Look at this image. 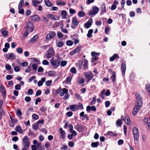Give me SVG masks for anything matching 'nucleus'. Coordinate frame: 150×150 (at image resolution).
Here are the masks:
<instances>
[{"label": "nucleus", "instance_id": "obj_1", "mask_svg": "<svg viewBox=\"0 0 150 150\" xmlns=\"http://www.w3.org/2000/svg\"><path fill=\"white\" fill-rule=\"evenodd\" d=\"M132 131L134 140L138 141L139 138V131L138 129L136 127H134L132 129Z\"/></svg>", "mask_w": 150, "mask_h": 150}, {"label": "nucleus", "instance_id": "obj_2", "mask_svg": "<svg viewBox=\"0 0 150 150\" xmlns=\"http://www.w3.org/2000/svg\"><path fill=\"white\" fill-rule=\"evenodd\" d=\"M60 63L59 58L54 60L52 58L50 61V64L55 69L59 67Z\"/></svg>", "mask_w": 150, "mask_h": 150}, {"label": "nucleus", "instance_id": "obj_3", "mask_svg": "<svg viewBox=\"0 0 150 150\" xmlns=\"http://www.w3.org/2000/svg\"><path fill=\"white\" fill-rule=\"evenodd\" d=\"M71 110L73 111H74L78 109H83V105L79 103L78 105H72L69 106Z\"/></svg>", "mask_w": 150, "mask_h": 150}, {"label": "nucleus", "instance_id": "obj_4", "mask_svg": "<svg viewBox=\"0 0 150 150\" xmlns=\"http://www.w3.org/2000/svg\"><path fill=\"white\" fill-rule=\"evenodd\" d=\"M54 52L53 48H50L48 50L47 53L45 54L46 57L47 58H50L54 56Z\"/></svg>", "mask_w": 150, "mask_h": 150}, {"label": "nucleus", "instance_id": "obj_5", "mask_svg": "<svg viewBox=\"0 0 150 150\" xmlns=\"http://www.w3.org/2000/svg\"><path fill=\"white\" fill-rule=\"evenodd\" d=\"M79 23V21L76 17H73L72 19L71 28L73 29H75L78 26Z\"/></svg>", "mask_w": 150, "mask_h": 150}, {"label": "nucleus", "instance_id": "obj_6", "mask_svg": "<svg viewBox=\"0 0 150 150\" xmlns=\"http://www.w3.org/2000/svg\"><path fill=\"white\" fill-rule=\"evenodd\" d=\"M30 143L29 139L28 137L27 136L24 137L22 142V144L23 146L24 147H29Z\"/></svg>", "mask_w": 150, "mask_h": 150}, {"label": "nucleus", "instance_id": "obj_7", "mask_svg": "<svg viewBox=\"0 0 150 150\" xmlns=\"http://www.w3.org/2000/svg\"><path fill=\"white\" fill-rule=\"evenodd\" d=\"M84 74L87 80L88 81L91 80L93 77V74L90 71L84 73Z\"/></svg>", "mask_w": 150, "mask_h": 150}, {"label": "nucleus", "instance_id": "obj_8", "mask_svg": "<svg viewBox=\"0 0 150 150\" xmlns=\"http://www.w3.org/2000/svg\"><path fill=\"white\" fill-rule=\"evenodd\" d=\"M135 95L137 98V105L142 106V99L140 95L137 93H135Z\"/></svg>", "mask_w": 150, "mask_h": 150}, {"label": "nucleus", "instance_id": "obj_9", "mask_svg": "<svg viewBox=\"0 0 150 150\" xmlns=\"http://www.w3.org/2000/svg\"><path fill=\"white\" fill-rule=\"evenodd\" d=\"M5 57L8 59H10L13 60L16 58V55L13 53L6 54L4 55Z\"/></svg>", "mask_w": 150, "mask_h": 150}, {"label": "nucleus", "instance_id": "obj_10", "mask_svg": "<svg viewBox=\"0 0 150 150\" xmlns=\"http://www.w3.org/2000/svg\"><path fill=\"white\" fill-rule=\"evenodd\" d=\"M25 27L28 30H29L31 32H32L34 29L33 24L31 22H29Z\"/></svg>", "mask_w": 150, "mask_h": 150}, {"label": "nucleus", "instance_id": "obj_11", "mask_svg": "<svg viewBox=\"0 0 150 150\" xmlns=\"http://www.w3.org/2000/svg\"><path fill=\"white\" fill-rule=\"evenodd\" d=\"M99 53H96L95 52H92L91 53V55L93 57L92 58L91 61L94 62L96 61L98 59V56L99 54Z\"/></svg>", "mask_w": 150, "mask_h": 150}, {"label": "nucleus", "instance_id": "obj_12", "mask_svg": "<svg viewBox=\"0 0 150 150\" xmlns=\"http://www.w3.org/2000/svg\"><path fill=\"white\" fill-rule=\"evenodd\" d=\"M56 35V33L54 31L50 32L46 36V40L47 41L50 40L54 37Z\"/></svg>", "mask_w": 150, "mask_h": 150}, {"label": "nucleus", "instance_id": "obj_13", "mask_svg": "<svg viewBox=\"0 0 150 150\" xmlns=\"http://www.w3.org/2000/svg\"><path fill=\"white\" fill-rule=\"evenodd\" d=\"M93 22L92 18L89 19L88 21L84 25V26L86 28H88L91 25Z\"/></svg>", "mask_w": 150, "mask_h": 150}, {"label": "nucleus", "instance_id": "obj_14", "mask_svg": "<svg viewBox=\"0 0 150 150\" xmlns=\"http://www.w3.org/2000/svg\"><path fill=\"white\" fill-rule=\"evenodd\" d=\"M141 106L137 105L135 106L133 108L132 113L134 115H135L140 109Z\"/></svg>", "mask_w": 150, "mask_h": 150}, {"label": "nucleus", "instance_id": "obj_15", "mask_svg": "<svg viewBox=\"0 0 150 150\" xmlns=\"http://www.w3.org/2000/svg\"><path fill=\"white\" fill-rule=\"evenodd\" d=\"M71 134H70L68 136V138L69 139H71L73 137H75L76 136L77 133L76 132L75 130H73L70 132Z\"/></svg>", "mask_w": 150, "mask_h": 150}, {"label": "nucleus", "instance_id": "obj_16", "mask_svg": "<svg viewBox=\"0 0 150 150\" xmlns=\"http://www.w3.org/2000/svg\"><path fill=\"white\" fill-rule=\"evenodd\" d=\"M59 132L60 133V137L62 139H64L65 137V131H64L62 128L59 129Z\"/></svg>", "mask_w": 150, "mask_h": 150}, {"label": "nucleus", "instance_id": "obj_17", "mask_svg": "<svg viewBox=\"0 0 150 150\" xmlns=\"http://www.w3.org/2000/svg\"><path fill=\"white\" fill-rule=\"evenodd\" d=\"M30 18L31 20L35 21H38L40 20V18L36 15H35L31 16Z\"/></svg>", "mask_w": 150, "mask_h": 150}, {"label": "nucleus", "instance_id": "obj_18", "mask_svg": "<svg viewBox=\"0 0 150 150\" xmlns=\"http://www.w3.org/2000/svg\"><path fill=\"white\" fill-rule=\"evenodd\" d=\"M74 128L77 130L79 132H81L83 129V127L82 125L79 124L76 126Z\"/></svg>", "mask_w": 150, "mask_h": 150}, {"label": "nucleus", "instance_id": "obj_19", "mask_svg": "<svg viewBox=\"0 0 150 150\" xmlns=\"http://www.w3.org/2000/svg\"><path fill=\"white\" fill-rule=\"evenodd\" d=\"M121 69L122 74L123 75H124L126 69V65L125 64L123 63L121 64Z\"/></svg>", "mask_w": 150, "mask_h": 150}, {"label": "nucleus", "instance_id": "obj_20", "mask_svg": "<svg viewBox=\"0 0 150 150\" xmlns=\"http://www.w3.org/2000/svg\"><path fill=\"white\" fill-rule=\"evenodd\" d=\"M83 62L84 64L83 69L86 70H87L88 69V61L86 59H84L83 60Z\"/></svg>", "mask_w": 150, "mask_h": 150}, {"label": "nucleus", "instance_id": "obj_21", "mask_svg": "<svg viewBox=\"0 0 150 150\" xmlns=\"http://www.w3.org/2000/svg\"><path fill=\"white\" fill-rule=\"evenodd\" d=\"M118 4V2L117 1H114L113 4L111 6V10L113 11L116 9L117 8V5Z\"/></svg>", "mask_w": 150, "mask_h": 150}, {"label": "nucleus", "instance_id": "obj_22", "mask_svg": "<svg viewBox=\"0 0 150 150\" xmlns=\"http://www.w3.org/2000/svg\"><path fill=\"white\" fill-rule=\"evenodd\" d=\"M119 57L117 54H113V55L110 57V60L111 62H112L114 61V60L116 58L119 59Z\"/></svg>", "mask_w": 150, "mask_h": 150}, {"label": "nucleus", "instance_id": "obj_23", "mask_svg": "<svg viewBox=\"0 0 150 150\" xmlns=\"http://www.w3.org/2000/svg\"><path fill=\"white\" fill-rule=\"evenodd\" d=\"M80 50V48L79 47H77L73 50L71 51L70 53V54L71 55H73L77 52H79Z\"/></svg>", "mask_w": 150, "mask_h": 150}, {"label": "nucleus", "instance_id": "obj_24", "mask_svg": "<svg viewBox=\"0 0 150 150\" xmlns=\"http://www.w3.org/2000/svg\"><path fill=\"white\" fill-rule=\"evenodd\" d=\"M64 44V43L62 41H58L56 42V45L58 47H62Z\"/></svg>", "mask_w": 150, "mask_h": 150}, {"label": "nucleus", "instance_id": "obj_25", "mask_svg": "<svg viewBox=\"0 0 150 150\" xmlns=\"http://www.w3.org/2000/svg\"><path fill=\"white\" fill-rule=\"evenodd\" d=\"M56 2L57 5L59 6H63L66 4L64 1L62 0L57 1Z\"/></svg>", "mask_w": 150, "mask_h": 150}, {"label": "nucleus", "instance_id": "obj_26", "mask_svg": "<svg viewBox=\"0 0 150 150\" xmlns=\"http://www.w3.org/2000/svg\"><path fill=\"white\" fill-rule=\"evenodd\" d=\"M83 62L82 61H79L76 63V66L79 69H81L82 67Z\"/></svg>", "mask_w": 150, "mask_h": 150}, {"label": "nucleus", "instance_id": "obj_27", "mask_svg": "<svg viewBox=\"0 0 150 150\" xmlns=\"http://www.w3.org/2000/svg\"><path fill=\"white\" fill-rule=\"evenodd\" d=\"M46 79L45 77H43L41 79V80L39 81L38 83V86H42L43 82H45V81Z\"/></svg>", "mask_w": 150, "mask_h": 150}, {"label": "nucleus", "instance_id": "obj_28", "mask_svg": "<svg viewBox=\"0 0 150 150\" xmlns=\"http://www.w3.org/2000/svg\"><path fill=\"white\" fill-rule=\"evenodd\" d=\"M112 76L110 77V79H112V81L114 82L116 80V74L113 71L112 73Z\"/></svg>", "mask_w": 150, "mask_h": 150}, {"label": "nucleus", "instance_id": "obj_29", "mask_svg": "<svg viewBox=\"0 0 150 150\" xmlns=\"http://www.w3.org/2000/svg\"><path fill=\"white\" fill-rule=\"evenodd\" d=\"M67 14V12L65 10H63L62 11L61 15L62 18L63 19H65Z\"/></svg>", "mask_w": 150, "mask_h": 150}, {"label": "nucleus", "instance_id": "obj_30", "mask_svg": "<svg viewBox=\"0 0 150 150\" xmlns=\"http://www.w3.org/2000/svg\"><path fill=\"white\" fill-rule=\"evenodd\" d=\"M125 122L126 124L129 125H130L131 123L130 119L128 116H126L125 117Z\"/></svg>", "mask_w": 150, "mask_h": 150}, {"label": "nucleus", "instance_id": "obj_31", "mask_svg": "<svg viewBox=\"0 0 150 150\" xmlns=\"http://www.w3.org/2000/svg\"><path fill=\"white\" fill-rule=\"evenodd\" d=\"M78 15L79 17L81 18L84 17L85 15V14L84 11H80L78 12Z\"/></svg>", "mask_w": 150, "mask_h": 150}, {"label": "nucleus", "instance_id": "obj_32", "mask_svg": "<svg viewBox=\"0 0 150 150\" xmlns=\"http://www.w3.org/2000/svg\"><path fill=\"white\" fill-rule=\"evenodd\" d=\"M93 32V30L92 29H91L89 30L88 32V33L87 35V37L89 38H90L92 37V34Z\"/></svg>", "mask_w": 150, "mask_h": 150}, {"label": "nucleus", "instance_id": "obj_33", "mask_svg": "<svg viewBox=\"0 0 150 150\" xmlns=\"http://www.w3.org/2000/svg\"><path fill=\"white\" fill-rule=\"evenodd\" d=\"M45 2L46 6L48 7H51L53 5V4L49 0H45Z\"/></svg>", "mask_w": 150, "mask_h": 150}, {"label": "nucleus", "instance_id": "obj_34", "mask_svg": "<svg viewBox=\"0 0 150 150\" xmlns=\"http://www.w3.org/2000/svg\"><path fill=\"white\" fill-rule=\"evenodd\" d=\"M47 17V18L51 19V20H56V18H55V16L51 14H48Z\"/></svg>", "mask_w": 150, "mask_h": 150}, {"label": "nucleus", "instance_id": "obj_35", "mask_svg": "<svg viewBox=\"0 0 150 150\" xmlns=\"http://www.w3.org/2000/svg\"><path fill=\"white\" fill-rule=\"evenodd\" d=\"M124 118L121 119V120L119 119L116 122V125L117 126H120L122 125V121H123Z\"/></svg>", "mask_w": 150, "mask_h": 150}, {"label": "nucleus", "instance_id": "obj_36", "mask_svg": "<svg viewBox=\"0 0 150 150\" xmlns=\"http://www.w3.org/2000/svg\"><path fill=\"white\" fill-rule=\"evenodd\" d=\"M1 34L5 37H6L8 35V33L7 31L3 30H1Z\"/></svg>", "mask_w": 150, "mask_h": 150}, {"label": "nucleus", "instance_id": "obj_37", "mask_svg": "<svg viewBox=\"0 0 150 150\" xmlns=\"http://www.w3.org/2000/svg\"><path fill=\"white\" fill-rule=\"evenodd\" d=\"M24 4V1L23 0H21L18 5V9H20L22 8L23 6V4Z\"/></svg>", "mask_w": 150, "mask_h": 150}, {"label": "nucleus", "instance_id": "obj_38", "mask_svg": "<svg viewBox=\"0 0 150 150\" xmlns=\"http://www.w3.org/2000/svg\"><path fill=\"white\" fill-rule=\"evenodd\" d=\"M92 9L94 11L93 12L96 14L99 11V8L96 6H93Z\"/></svg>", "mask_w": 150, "mask_h": 150}, {"label": "nucleus", "instance_id": "obj_39", "mask_svg": "<svg viewBox=\"0 0 150 150\" xmlns=\"http://www.w3.org/2000/svg\"><path fill=\"white\" fill-rule=\"evenodd\" d=\"M15 130L17 132L21 133L22 132L21 127L20 126H17L15 128Z\"/></svg>", "mask_w": 150, "mask_h": 150}, {"label": "nucleus", "instance_id": "obj_40", "mask_svg": "<svg viewBox=\"0 0 150 150\" xmlns=\"http://www.w3.org/2000/svg\"><path fill=\"white\" fill-rule=\"evenodd\" d=\"M99 144V142H92L91 144V146L93 147H97Z\"/></svg>", "mask_w": 150, "mask_h": 150}, {"label": "nucleus", "instance_id": "obj_41", "mask_svg": "<svg viewBox=\"0 0 150 150\" xmlns=\"http://www.w3.org/2000/svg\"><path fill=\"white\" fill-rule=\"evenodd\" d=\"M48 75L50 76H54L55 73L54 71H50L47 72Z\"/></svg>", "mask_w": 150, "mask_h": 150}, {"label": "nucleus", "instance_id": "obj_42", "mask_svg": "<svg viewBox=\"0 0 150 150\" xmlns=\"http://www.w3.org/2000/svg\"><path fill=\"white\" fill-rule=\"evenodd\" d=\"M107 134L108 135L115 137H116L117 136V135L116 134L110 131H108L107 132Z\"/></svg>", "mask_w": 150, "mask_h": 150}, {"label": "nucleus", "instance_id": "obj_43", "mask_svg": "<svg viewBox=\"0 0 150 150\" xmlns=\"http://www.w3.org/2000/svg\"><path fill=\"white\" fill-rule=\"evenodd\" d=\"M39 127V125L38 124H34L33 125V129L36 130H37L38 129Z\"/></svg>", "mask_w": 150, "mask_h": 150}, {"label": "nucleus", "instance_id": "obj_44", "mask_svg": "<svg viewBox=\"0 0 150 150\" xmlns=\"http://www.w3.org/2000/svg\"><path fill=\"white\" fill-rule=\"evenodd\" d=\"M0 90L3 93H5V88L3 85H1L0 86Z\"/></svg>", "mask_w": 150, "mask_h": 150}, {"label": "nucleus", "instance_id": "obj_45", "mask_svg": "<svg viewBox=\"0 0 150 150\" xmlns=\"http://www.w3.org/2000/svg\"><path fill=\"white\" fill-rule=\"evenodd\" d=\"M146 88L147 91L148 93L150 92V87L149 83H147L146 84Z\"/></svg>", "mask_w": 150, "mask_h": 150}, {"label": "nucleus", "instance_id": "obj_46", "mask_svg": "<svg viewBox=\"0 0 150 150\" xmlns=\"http://www.w3.org/2000/svg\"><path fill=\"white\" fill-rule=\"evenodd\" d=\"M16 115L21 117L22 116V114L20 110H18L16 112Z\"/></svg>", "mask_w": 150, "mask_h": 150}, {"label": "nucleus", "instance_id": "obj_47", "mask_svg": "<svg viewBox=\"0 0 150 150\" xmlns=\"http://www.w3.org/2000/svg\"><path fill=\"white\" fill-rule=\"evenodd\" d=\"M40 3V2L39 1H35V0L32 1V4L33 6L35 7L37 6V5L38 4H39Z\"/></svg>", "mask_w": 150, "mask_h": 150}, {"label": "nucleus", "instance_id": "obj_48", "mask_svg": "<svg viewBox=\"0 0 150 150\" xmlns=\"http://www.w3.org/2000/svg\"><path fill=\"white\" fill-rule=\"evenodd\" d=\"M38 36L37 35H34L33 37L31 40L30 41L31 42H34L35 41L37 38H38Z\"/></svg>", "mask_w": 150, "mask_h": 150}, {"label": "nucleus", "instance_id": "obj_49", "mask_svg": "<svg viewBox=\"0 0 150 150\" xmlns=\"http://www.w3.org/2000/svg\"><path fill=\"white\" fill-rule=\"evenodd\" d=\"M78 82L80 84H83L85 82L84 79L82 78H80L78 79Z\"/></svg>", "mask_w": 150, "mask_h": 150}, {"label": "nucleus", "instance_id": "obj_50", "mask_svg": "<svg viewBox=\"0 0 150 150\" xmlns=\"http://www.w3.org/2000/svg\"><path fill=\"white\" fill-rule=\"evenodd\" d=\"M67 63V61H62L61 62L60 65L61 67H64L65 66Z\"/></svg>", "mask_w": 150, "mask_h": 150}, {"label": "nucleus", "instance_id": "obj_51", "mask_svg": "<svg viewBox=\"0 0 150 150\" xmlns=\"http://www.w3.org/2000/svg\"><path fill=\"white\" fill-rule=\"evenodd\" d=\"M17 51L19 54H22L23 52V50L21 47H18L16 49Z\"/></svg>", "mask_w": 150, "mask_h": 150}, {"label": "nucleus", "instance_id": "obj_52", "mask_svg": "<svg viewBox=\"0 0 150 150\" xmlns=\"http://www.w3.org/2000/svg\"><path fill=\"white\" fill-rule=\"evenodd\" d=\"M5 67L6 69L8 70H9L11 69V65L8 64H5Z\"/></svg>", "mask_w": 150, "mask_h": 150}, {"label": "nucleus", "instance_id": "obj_53", "mask_svg": "<svg viewBox=\"0 0 150 150\" xmlns=\"http://www.w3.org/2000/svg\"><path fill=\"white\" fill-rule=\"evenodd\" d=\"M71 78L70 77H68L66 80V82L67 84H70Z\"/></svg>", "mask_w": 150, "mask_h": 150}, {"label": "nucleus", "instance_id": "obj_54", "mask_svg": "<svg viewBox=\"0 0 150 150\" xmlns=\"http://www.w3.org/2000/svg\"><path fill=\"white\" fill-rule=\"evenodd\" d=\"M32 117L33 119L35 120L38 119L39 118L38 115L35 114H34L32 115Z\"/></svg>", "mask_w": 150, "mask_h": 150}, {"label": "nucleus", "instance_id": "obj_55", "mask_svg": "<svg viewBox=\"0 0 150 150\" xmlns=\"http://www.w3.org/2000/svg\"><path fill=\"white\" fill-rule=\"evenodd\" d=\"M52 80L47 81L45 83V85L47 86H50L52 84Z\"/></svg>", "mask_w": 150, "mask_h": 150}, {"label": "nucleus", "instance_id": "obj_56", "mask_svg": "<svg viewBox=\"0 0 150 150\" xmlns=\"http://www.w3.org/2000/svg\"><path fill=\"white\" fill-rule=\"evenodd\" d=\"M68 146L67 145H63L61 147L60 149L61 150H66L67 149Z\"/></svg>", "mask_w": 150, "mask_h": 150}, {"label": "nucleus", "instance_id": "obj_57", "mask_svg": "<svg viewBox=\"0 0 150 150\" xmlns=\"http://www.w3.org/2000/svg\"><path fill=\"white\" fill-rule=\"evenodd\" d=\"M33 93V90L32 89H29L28 91V93L29 95H31Z\"/></svg>", "mask_w": 150, "mask_h": 150}, {"label": "nucleus", "instance_id": "obj_58", "mask_svg": "<svg viewBox=\"0 0 150 150\" xmlns=\"http://www.w3.org/2000/svg\"><path fill=\"white\" fill-rule=\"evenodd\" d=\"M96 98L94 97H93L92 100L90 102V103L91 105H93L95 103H96Z\"/></svg>", "mask_w": 150, "mask_h": 150}, {"label": "nucleus", "instance_id": "obj_59", "mask_svg": "<svg viewBox=\"0 0 150 150\" xmlns=\"http://www.w3.org/2000/svg\"><path fill=\"white\" fill-rule=\"evenodd\" d=\"M67 45L69 46L72 45L73 44V42L71 40H69L66 42Z\"/></svg>", "mask_w": 150, "mask_h": 150}, {"label": "nucleus", "instance_id": "obj_60", "mask_svg": "<svg viewBox=\"0 0 150 150\" xmlns=\"http://www.w3.org/2000/svg\"><path fill=\"white\" fill-rule=\"evenodd\" d=\"M21 88V86L20 84H18L15 86V89L16 90H19Z\"/></svg>", "mask_w": 150, "mask_h": 150}, {"label": "nucleus", "instance_id": "obj_61", "mask_svg": "<svg viewBox=\"0 0 150 150\" xmlns=\"http://www.w3.org/2000/svg\"><path fill=\"white\" fill-rule=\"evenodd\" d=\"M70 71L71 72L73 73L74 74H76V70L75 69V68L74 67L70 69Z\"/></svg>", "mask_w": 150, "mask_h": 150}, {"label": "nucleus", "instance_id": "obj_62", "mask_svg": "<svg viewBox=\"0 0 150 150\" xmlns=\"http://www.w3.org/2000/svg\"><path fill=\"white\" fill-rule=\"evenodd\" d=\"M31 98L29 96H26L25 98V100L27 102H29L31 100Z\"/></svg>", "mask_w": 150, "mask_h": 150}, {"label": "nucleus", "instance_id": "obj_63", "mask_svg": "<svg viewBox=\"0 0 150 150\" xmlns=\"http://www.w3.org/2000/svg\"><path fill=\"white\" fill-rule=\"evenodd\" d=\"M14 69L15 71L16 72H18L20 70V69L19 67L18 66H16L14 67Z\"/></svg>", "mask_w": 150, "mask_h": 150}, {"label": "nucleus", "instance_id": "obj_64", "mask_svg": "<svg viewBox=\"0 0 150 150\" xmlns=\"http://www.w3.org/2000/svg\"><path fill=\"white\" fill-rule=\"evenodd\" d=\"M110 30V28L109 27H106L105 30V33L107 34H108Z\"/></svg>", "mask_w": 150, "mask_h": 150}]
</instances>
